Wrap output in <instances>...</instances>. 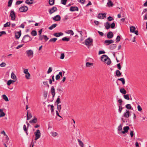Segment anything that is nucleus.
<instances>
[{
  "instance_id": "nucleus-47",
  "label": "nucleus",
  "mask_w": 147,
  "mask_h": 147,
  "mask_svg": "<svg viewBox=\"0 0 147 147\" xmlns=\"http://www.w3.org/2000/svg\"><path fill=\"white\" fill-rule=\"evenodd\" d=\"M58 135V134L56 132H53L51 133V135L53 137H55L57 136Z\"/></svg>"
},
{
  "instance_id": "nucleus-62",
  "label": "nucleus",
  "mask_w": 147,
  "mask_h": 147,
  "mask_svg": "<svg viewBox=\"0 0 147 147\" xmlns=\"http://www.w3.org/2000/svg\"><path fill=\"white\" fill-rule=\"evenodd\" d=\"M107 19L109 21H112L113 19V18L112 17L110 16L107 18Z\"/></svg>"
},
{
  "instance_id": "nucleus-11",
  "label": "nucleus",
  "mask_w": 147,
  "mask_h": 147,
  "mask_svg": "<svg viewBox=\"0 0 147 147\" xmlns=\"http://www.w3.org/2000/svg\"><path fill=\"white\" fill-rule=\"evenodd\" d=\"M21 35V31L19 32H17L15 33V36L16 38L19 39Z\"/></svg>"
},
{
  "instance_id": "nucleus-17",
  "label": "nucleus",
  "mask_w": 147,
  "mask_h": 147,
  "mask_svg": "<svg viewBox=\"0 0 147 147\" xmlns=\"http://www.w3.org/2000/svg\"><path fill=\"white\" fill-rule=\"evenodd\" d=\"M113 36V34L112 32H109L107 33V37L109 38H111Z\"/></svg>"
},
{
  "instance_id": "nucleus-57",
  "label": "nucleus",
  "mask_w": 147,
  "mask_h": 147,
  "mask_svg": "<svg viewBox=\"0 0 147 147\" xmlns=\"http://www.w3.org/2000/svg\"><path fill=\"white\" fill-rule=\"evenodd\" d=\"M137 108H138V111H141L142 110V109L141 108V107L139 105H138V106Z\"/></svg>"
},
{
  "instance_id": "nucleus-40",
  "label": "nucleus",
  "mask_w": 147,
  "mask_h": 147,
  "mask_svg": "<svg viewBox=\"0 0 147 147\" xmlns=\"http://www.w3.org/2000/svg\"><path fill=\"white\" fill-rule=\"evenodd\" d=\"M60 96H58V98H57V100H56V103L57 105L61 103V101L60 100Z\"/></svg>"
},
{
  "instance_id": "nucleus-38",
  "label": "nucleus",
  "mask_w": 147,
  "mask_h": 147,
  "mask_svg": "<svg viewBox=\"0 0 147 147\" xmlns=\"http://www.w3.org/2000/svg\"><path fill=\"white\" fill-rule=\"evenodd\" d=\"M125 107L128 109H131V105L130 104H127L125 105ZM133 108L132 109H133Z\"/></svg>"
},
{
  "instance_id": "nucleus-29",
  "label": "nucleus",
  "mask_w": 147,
  "mask_h": 147,
  "mask_svg": "<svg viewBox=\"0 0 147 147\" xmlns=\"http://www.w3.org/2000/svg\"><path fill=\"white\" fill-rule=\"evenodd\" d=\"M57 26V24H55L51 26L50 27H49V30H51L53 29V28H55Z\"/></svg>"
},
{
  "instance_id": "nucleus-4",
  "label": "nucleus",
  "mask_w": 147,
  "mask_h": 147,
  "mask_svg": "<svg viewBox=\"0 0 147 147\" xmlns=\"http://www.w3.org/2000/svg\"><path fill=\"white\" fill-rule=\"evenodd\" d=\"M34 134L35 136L34 140L36 141L40 137L41 133L39 129L37 130L36 131L34 132Z\"/></svg>"
},
{
  "instance_id": "nucleus-32",
  "label": "nucleus",
  "mask_w": 147,
  "mask_h": 147,
  "mask_svg": "<svg viewBox=\"0 0 147 147\" xmlns=\"http://www.w3.org/2000/svg\"><path fill=\"white\" fill-rule=\"evenodd\" d=\"M31 34L32 36H35L37 35V33L36 30H33L31 32Z\"/></svg>"
},
{
  "instance_id": "nucleus-33",
  "label": "nucleus",
  "mask_w": 147,
  "mask_h": 147,
  "mask_svg": "<svg viewBox=\"0 0 147 147\" xmlns=\"http://www.w3.org/2000/svg\"><path fill=\"white\" fill-rule=\"evenodd\" d=\"M116 74L117 77H119L121 75V73L119 70H117L116 71Z\"/></svg>"
},
{
  "instance_id": "nucleus-10",
  "label": "nucleus",
  "mask_w": 147,
  "mask_h": 147,
  "mask_svg": "<svg viewBox=\"0 0 147 147\" xmlns=\"http://www.w3.org/2000/svg\"><path fill=\"white\" fill-rule=\"evenodd\" d=\"M129 114L130 112L128 110L123 113L122 117L125 118H128L129 117Z\"/></svg>"
},
{
  "instance_id": "nucleus-15",
  "label": "nucleus",
  "mask_w": 147,
  "mask_h": 147,
  "mask_svg": "<svg viewBox=\"0 0 147 147\" xmlns=\"http://www.w3.org/2000/svg\"><path fill=\"white\" fill-rule=\"evenodd\" d=\"M70 10L71 11H78V8L77 7L71 6L70 8Z\"/></svg>"
},
{
  "instance_id": "nucleus-63",
  "label": "nucleus",
  "mask_w": 147,
  "mask_h": 147,
  "mask_svg": "<svg viewBox=\"0 0 147 147\" xmlns=\"http://www.w3.org/2000/svg\"><path fill=\"white\" fill-rule=\"evenodd\" d=\"M105 53V52L104 51H100L98 53V54L100 55L102 54H104Z\"/></svg>"
},
{
  "instance_id": "nucleus-6",
  "label": "nucleus",
  "mask_w": 147,
  "mask_h": 147,
  "mask_svg": "<svg viewBox=\"0 0 147 147\" xmlns=\"http://www.w3.org/2000/svg\"><path fill=\"white\" fill-rule=\"evenodd\" d=\"M10 16L11 18V20H14L16 18V14L14 11L12 10L10 11Z\"/></svg>"
},
{
  "instance_id": "nucleus-30",
  "label": "nucleus",
  "mask_w": 147,
  "mask_h": 147,
  "mask_svg": "<svg viewBox=\"0 0 147 147\" xmlns=\"http://www.w3.org/2000/svg\"><path fill=\"white\" fill-rule=\"evenodd\" d=\"M78 141L79 142V145L81 147H84V145L82 142L79 139H78Z\"/></svg>"
},
{
  "instance_id": "nucleus-1",
  "label": "nucleus",
  "mask_w": 147,
  "mask_h": 147,
  "mask_svg": "<svg viewBox=\"0 0 147 147\" xmlns=\"http://www.w3.org/2000/svg\"><path fill=\"white\" fill-rule=\"evenodd\" d=\"M101 59L102 61L105 62L107 65H109L111 63L110 59L106 55H103L101 57Z\"/></svg>"
},
{
  "instance_id": "nucleus-7",
  "label": "nucleus",
  "mask_w": 147,
  "mask_h": 147,
  "mask_svg": "<svg viewBox=\"0 0 147 147\" xmlns=\"http://www.w3.org/2000/svg\"><path fill=\"white\" fill-rule=\"evenodd\" d=\"M19 10L21 12L26 11L28 10V8L26 6H23L19 8Z\"/></svg>"
},
{
  "instance_id": "nucleus-39",
  "label": "nucleus",
  "mask_w": 147,
  "mask_h": 147,
  "mask_svg": "<svg viewBox=\"0 0 147 147\" xmlns=\"http://www.w3.org/2000/svg\"><path fill=\"white\" fill-rule=\"evenodd\" d=\"M26 75L25 76V78L27 79H30V75L29 73H28L27 74H26Z\"/></svg>"
},
{
  "instance_id": "nucleus-59",
  "label": "nucleus",
  "mask_w": 147,
  "mask_h": 147,
  "mask_svg": "<svg viewBox=\"0 0 147 147\" xmlns=\"http://www.w3.org/2000/svg\"><path fill=\"white\" fill-rule=\"evenodd\" d=\"M6 34V32L5 31H2L1 32H0V37L2 36V35Z\"/></svg>"
},
{
  "instance_id": "nucleus-50",
  "label": "nucleus",
  "mask_w": 147,
  "mask_h": 147,
  "mask_svg": "<svg viewBox=\"0 0 147 147\" xmlns=\"http://www.w3.org/2000/svg\"><path fill=\"white\" fill-rule=\"evenodd\" d=\"M117 129L118 131H121L122 129V126L121 124L118 127Z\"/></svg>"
},
{
  "instance_id": "nucleus-16",
  "label": "nucleus",
  "mask_w": 147,
  "mask_h": 147,
  "mask_svg": "<svg viewBox=\"0 0 147 147\" xmlns=\"http://www.w3.org/2000/svg\"><path fill=\"white\" fill-rule=\"evenodd\" d=\"M114 41L113 40H105V42L106 44L107 45H109L111 43H113L114 42Z\"/></svg>"
},
{
  "instance_id": "nucleus-51",
  "label": "nucleus",
  "mask_w": 147,
  "mask_h": 147,
  "mask_svg": "<svg viewBox=\"0 0 147 147\" xmlns=\"http://www.w3.org/2000/svg\"><path fill=\"white\" fill-rule=\"evenodd\" d=\"M52 69L51 67H49L48 69V70L47 71V73L49 74L52 72Z\"/></svg>"
},
{
  "instance_id": "nucleus-18",
  "label": "nucleus",
  "mask_w": 147,
  "mask_h": 147,
  "mask_svg": "<svg viewBox=\"0 0 147 147\" xmlns=\"http://www.w3.org/2000/svg\"><path fill=\"white\" fill-rule=\"evenodd\" d=\"M32 117V115L31 113H29L28 111L27 113V119L29 120Z\"/></svg>"
},
{
  "instance_id": "nucleus-43",
  "label": "nucleus",
  "mask_w": 147,
  "mask_h": 147,
  "mask_svg": "<svg viewBox=\"0 0 147 147\" xmlns=\"http://www.w3.org/2000/svg\"><path fill=\"white\" fill-rule=\"evenodd\" d=\"M13 2V0H9L8 2V6L10 7Z\"/></svg>"
},
{
  "instance_id": "nucleus-36",
  "label": "nucleus",
  "mask_w": 147,
  "mask_h": 147,
  "mask_svg": "<svg viewBox=\"0 0 147 147\" xmlns=\"http://www.w3.org/2000/svg\"><path fill=\"white\" fill-rule=\"evenodd\" d=\"M26 3L28 4H32L33 3V0H26Z\"/></svg>"
},
{
  "instance_id": "nucleus-3",
  "label": "nucleus",
  "mask_w": 147,
  "mask_h": 147,
  "mask_svg": "<svg viewBox=\"0 0 147 147\" xmlns=\"http://www.w3.org/2000/svg\"><path fill=\"white\" fill-rule=\"evenodd\" d=\"M32 39L28 34L25 35L23 38L22 41L26 43L30 41H31Z\"/></svg>"
},
{
  "instance_id": "nucleus-35",
  "label": "nucleus",
  "mask_w": 147,
  "mask_h": 147,
  "mask_svg": "<svg viewBox=\"0 0 147 147\" xmlns=\"http://www.w3.org/2000/svg\"><path fill=\"white\" fill-rule=\"evenodd\" d=\"M57 90L58 93L60 94H61L63 92L62 88H58L57 89Z\"/></svg>"
},
{
  "instance_id": "nucleus-37",
  "label": "nucleus",
  "mask_w": 147,
  "mask_h": 147,
  "mask_svg": "<svg viewBox=\"0 0 147 147\" xmlns=\"http://www.w3.org/2000/svg\"><path fill=\"white\" fill-rule=\"evenodd\" d=\"M118 80L121 81L122 82L123 85H124L125 84V81L124 78H118Z\"/></svg>"
},
{
  "instance_id": "nucleus-61",
  "label": "nucleus",
  "mask_w": 147,
  "mask_h": 147,
  "mask_svg": "<svg viewBox=\"0 0 147 147\" xmlns=\"http://www.w3.org/2000/svg\"><path fill=\"white\" fill-rule=\"evenodd\" d=\"M6 65V64L5 63L3 62L0 64V66L1 67H5Z\"/></svg>"
},
{
  "instance_id": "nucleus-46",
  "label": "nucleus",
  "mask_w": 147,
  "mask_h": 147,
  "mask_svg": "<svg viewBox=\"0 0 147 147\" xmlns=\"http://www.w3.org/2000/svg\"><path fill=\"white\" fill-rule=\"evenodd\" d=\"M93 65V63L87 62L86 63V65L87 67H90L91 65Z\"/></svg>"
},
{
  "instance_id": "nucleus-5",
  "label": "nucleus",
  "mask_w": 147,
  "mask_h": 147,
  "mask_svg": "<svg viewBox=\"0 0 147 147\" xmlns=\"http://www.w3.org/2000/svg\"><path fill=\"white\" fill-rule=\"evenodd\" d=\"M26 53L28 57H33V51L31 49L27 50L26 51Z\"/></svg>"
},
{
  "instance_id": "nucleus-56",
  "label": "nucleus",
  "mask_w": 147,
  "mask_h": 147,
  "mask_svg": "<svg viewBox=\"0 0 147 147\" xmlns=\"http://www.w3.org/2000/svg\"><path fill=\"white\" fill-rule=\"evenodd\" d=\"M120 36H118L116 38V42H117L119 41L120 40Z\"/></svg>"
},
{
  "instance_id": "nucleus-23",
  "label": "nucleus",
  "mask_w": 147,
  "mask_h": 147,
  "mask_svg": "<svg viewBox=\"0 0 147 147\" xmlns=\"http://www.w3.org/2000/svg\"><path fill=\"white\" fill-rule=\"evenodd\" d=\"M11 78L14 80H17L16 76L15 75L13 72H12L11 74Z\"/></svg>"
},
{
  "instance_id": "nucleus-21",
  "label": "nucleus",
  "mask_w": 147,
  "mask_h": 147,
  "mask_svg": "<svg viewBox=\"0 0 147 147\" xmlns=\"http://www.w3.org/2000/svg\"><path fill=\"white\" fill-rule=\"evenodd\" d=\"M108 2L107 3L109 7H112L113 4L111 0H108Z\"/></svg>"
},
{
  "instance_id": "nucleus-27",
  "label": "nucleus",
  "mask_w": 147,
  "mask_h": 147,
  "mask_svg": "<svg viewBox=\"0 0 147 147\" xmlns=\"http://www.w3.org/2000/svg\"><path fill=\"white\" fill-rule=\"evenodd\" d=\"M120 92L122 93L123 94H125L126 93V90L123 88H122L120 89Z\"/></svg>"
},
{
  "instance_id": "nucleus-12",
  "label": "nucleus",
  "mask_w": 147,
  "mask_h": 147,
  "mask_svg": "<svg viewBox=\"0 0 147 147\" xmlns=\"http://www.w3.org/2000/svg\"><path fill=\"white\" fill-rule=\"evenodd\" d=\"M129 129V127L128 126H127L124 127L123 128V131H122L121 132L123 134H125V133L128 132Z\"/></svg>"
},
{
  "instance_id": "nucleus-49",
  "label": "nucleus",
  "mask_w": 147,
  "mask_h": 147,
  "mask_svg": "<svg viewBox=\"0 0 147 147\" xmlns=\"http://www.w3.org/2000/svg\"><path fill=\"white\" fill-rule=\"evenodd\" d=\"M57 109L58 110L59 112H60L61 109V105H57Z\"/></svg>"
},
{
  "instance_id": "nucleus-26",
  "label": "nucleus",
  "mask_w": 147,
  "mask_h": 147,
  "mask_svg": "<svg viewBox=\"0 0 147 147\" xmlns=\"http://www.w3.org/2000/svg\"><path fill=\"white\" fill-rule=\"evenodd\" d=\"M37 119L36 117H34L33 119L32 120H30L29 122L30 123H36L37 122Z\"/></svg>"
},
{
  "instance_id": "nucleus-54",
  "label": "nucleus",
  "mask_w": 147,
  "mask_h": 147,
  "mask_svg": "<svg viewBox=\"0 0 147 147\" xmlns=\"http://www.w3.org/2000/svg\"><path fill=\"white\" fill-rule=\"evenodd\" d=\"M43 83L44 85L47 86L48 87H49V85L48 84L47 81H44L43 82Z\"/></svg>"
},
{
  "instance_id": "nucleus-9",
  "label": "nucleus",
  "mask_w": 147,
  "mask_h": 147,
  "mask_svg": "<svg viewBox=\"0 0 147 147\" xmlns=\"http://www.w3.org/2000/svg\"><path fill=\"white\" fill-rule=\"evenodd\" d=\"M106 15L105 13H99L98 14V18L99 19H103L106 17Z\"/></svg>"
},
{
  "instance_id": "nucleus-58",
  "label": "nucleus",
  "mask_w": 147,
  "mask_h": 147,
  "mask_svg": "<svg viewBox=\"0 0 147 147\" xmlns=\"http://www.w3.org/2000/svg\"><path fill=\"white\" fill-rule=\"evenodd\" d=\"M123 109V108L122 107H121L120 106L119 107L118 111L119 113H121V112Z\"/></svg>"
},
{
  "instance_id": "nucleus-13",
  "label": "nucleus",
  "mask_w": 147,
  "mask_h": 147,
  "mask_svg": "<svg viewBox=\"0 0 147 147\" xmlns=\"http://www.w3.org/2000/svg\"><path fill=\"white\" fill-rule=\"evenodd\" d=\"M61 17L59 15H57L53 18V20L55 21H59L60 20Z\"/></svg>"
},
{
  "instance_id": "nucleus-25",
  "label": "nucleus",
  "mask_w": 147,
  "mask_h": 147,
  "mask_svg": "<svg viewBox=\"0 0 147 147\" xmlns=\"http://www.w3.org/2000/svg\"><path fill=\"white\" fill-rule=\"evenodd\" d=\"M105 27L107 29H108L110 28V25L108 22H107L105 23Z\"/></svg>"
},
{
  "instance_id": "nucleus-20",
  "label": "nucleus",
  "mask_w": 147,
  "mask_h": 147,
  "mask_svg": "<svg viewBox=\"0 0 147 147\" xmlns=\"http://www.w3.org/2000/svg\"><path fill=\"white\" fill-rule=\"evenodd\" d=\"M117 45L115 44H113L110 45L109 46V49L111 50L115 49Z\"/></svg>"
},
{
  "instance_id": "nucleus-14",
  "label": "nucleus",
  "mask_w": 147,
  "mask_h": 147,
  "mask_svg": "<svg viewBox=\"0 0 147 147\" xmlns=\"http://www.w3.org/2000/svg\"><path fill=\"white\" fill-rule=\"evenodd\" d=\"M57 10V8L55 7H53L52 8L49 10V13L51 14L53 13Z\"/></svg>"
},
{
  "instance_id": "nucleus-34",
  "label": "nucleus",
  "mask_w": 147,
  "mask_h": 147,
  "mask_svg": "<svg viewBox=\"0 0 147 147\" xmlns=\"http://www.w3.org/2000/svg\"><path fill=\"white\" fill-rule=\"evenodd\" d=\"M130 31L131 32H134L135 31V28L133 26H131L130 28Z\"/></svg>"
},
{
  "instance_id": "nucleus-64",
  "label": "nucleus",
  "mask_w": 147,
  "mask_h": 147,
  "mask_svg": "<svg viewBox=\"0 0 147 147\" xmlns=\"http://www.w3.org/2000/svg\"><path fill=\"white\" fill-rule=\"evenodd\" d=\"M117 67L118 69L119 70H121V67L120 63L117 64Z\"/></svg>"
},
{
  "instance_id": "nucleus-48",
  "label": "nucleus",
  "mask_w": 147,
  "mask_h": 147,
  "mask_svg": "<svg viewBox=\"0 0 147 147\" xmlns=\"http://www.w3.org/2000/svg\"><path fill=\"white\" fill-rule=\"evenodd\" d=\"M51 106V112L52 113L53 112H54V107L53 105H48V106Z\"/></svg>"
},
{
  "instance_id": "nucleus-55",
  "label": "nucleus",
  "mask_w": 147,
  "mask_h": 147,
  "mask_svg": "<svg viewBox=\"0 0 147 147\" xmlns=\"http://www.w3.org/2000/svg\"><path fill=\"white\" fill-rule=\"evenodd\" d=\"M65 57V55L63 53H61V56L60 57V59H64Z\"/></svg>"
},
{
  "instance_id": "nucleus-60",
  "label": "nucleus",
  "mask_w": 147,
  "mask_h": 147,
  "mask_svg": "<svg viewBox=\"0 0 147 147\" xmlns=\"http://www.w3.org/2000/svg\"><path fill=\"white\" fill-rule=\"evenodd\" d=\"M12 83L11 82V80H10L7 81V84L8 86H9Z\"/></svg>"
},
{
  "instance_id": "nucleus-28",
  "label": "nucleus",
  "mask_w": 147,
  "mask_h": 147,
  "mask_svg": "<svg viewBox=\"0 0 147 147\" xmlns=\"http://www.w3.org/2000/svg\"><path fill=\"white\" fill-rule=\"evenodd\" d=\"M2 97L3 99L6 101H9V100L5 94H3L2 95Z\"/></svg>"
},
{
  "instance_id": "nucleus-53",
  "label": "nucleus",
  "mask_w": 147,
  "mask_h": 147,
  "mask_svg": "<svg viewBox=\"0 0 147 147\" xmlns=\"http://www.w3.org/2000/svg\"><path fill=\"white\" fill-rule=\"evenodd\" d=\"M67 0H61V2L62 4L65 5L66 4Z\"/></svg>"
},
{
  "instance_id": "nucleus-8",
  "label": "nucleus",
  "mask_w": 147,
  "mask_h": 147,
  "mask_svg": "<svg viewBox=\"0 0 147 147\" xmlns=\"http://www.w3.org/2000/svg\"><path fill=\"white\" fill-rule=\"evenodd\" d=\"M51 92L53 98H54L55 95V90L53 86H52L51 87Z\"/></svg>"
},
{
  "instance_id": "nucleus-24",
  "label": "nucleus",
  "mask_w": 147,
  "mask_h": 147,
  "mask_svg": "<svg viewBox=\"0 0 147 147\" xmlns=\"http://www.w3.org/2000/svg\"><path fill=\"white\" fill-rule=\"evenodd\" d=\"M57 39L56 38H52L50 39L49 41V42L54 43L56 41Z\"/></svg>"
},
{
  "instance_id": "nucleus-45",
  "label": "nucleus",
  "mask_w": 147,
  "mask_h": 147,
  "mask_svg": "<svg viewBox=\"0 0 147 147\" xmlns=\"http://www.w3.org/2000/svg\"><path fill=\"white\" fill-rule=\"evenodd\" d=\"M10 23L9 22H7L4 24L3 25V26L4 27H9L10 26Z\"/></svg>"
},
{
  "instance_id": "nucleus-52",
  "label": "nucleus",
  "mask_w": 147,
  "mask_h": 147,
  "mask_svg": "<svg viewBox=\"0 0 147 147\" xmlns=\"http://www.w3.org/2000/svg\"><path fill=\"white\" fill-rule=\"evenodd\" d=\"M115 26V24L114 22H113L111 25H110V27L111 28L113 29L114 28Z\"/></svg>"
},
{
  "instance_id": "nucleus-41",
  "label": "nucleus",
  "mask_w": 147,
  "mask_h": 147,
  "mask_svg": "<svg viewBox=\"0 0 147 147\" xmlns=\"http://www.w3.org/2000/svg\"><path fill=\"white\" fill-rule=\"evenodd\" d=\"M54 0H49V3L50 5H52L54 4Z\"/></svg>"
},
{
  "instance_id": "nucleus-44",
  "label": "nucleus",
  "mask_w": 147,
  "mask_h": 147,
  "mask_svg": "<svg viewBox=\"0 0 147 147\" xmlns=\"http://www.w3.org/2000/svg\"><path fill=\"white\" fill-rule=\"evenodd\" d=\"M123 97L125 99L127 100H129L130 99L129 98V95L128 94H127L126 95H124L123 96Z\"/></svg>"
},
{
  "instance_id": "nucleus-2",
  "label": "nucleus",
  "mask_w": 147,
  "mask_h": 147,
  "mask_svg": "<svg viewBox=\"0 0 147 147\" xmlns=\"http://www.w3.org/2000/svg\"><path fill=\"white\" fill-rule=\"evenodd\" d=\"M85 45L89 48V47L93 45V39L89 38L85 41Z\"/></svg>"
},
{
  "instance_id": "nucleus-42",
  "label": "nucleus",
  "mask_w": 147,
  "mask_h": 147,
  "mask_svg": "<svg viewBox=\"0 0 147 147\" xmlns=\"http://www.w3.org/2000/svg\"><path fill=\"white\" fill-rule=\"evenodd\" d=\"M62 40L63 41H68L70 40L69 38H67V37H64L62 38Z\"/></svg>"
},
{
  "instance_id": "nucleus-31",
  "label": "nucleus",
  "mask_w": 147,
  "mask_h": 147,
  "mask_svg": "<svg viewBox=\"0 0 147 147\" xmlns=\"http://www.w3.org/2000/svg\"><path fill=\"white\" fill-rule=\"evenodd\" d=\"M5 114L3 112L2 110L0 109V117H2L4 116Z\"/></svg>"
},
{
  "instance_id": "nucleus-19",
  "label": "nucleus",
  "mask_w": 147,
  "mask_h": 147,
  "mask_svg": "<svg viewBox=\"0 0 147 147\" xmlns=\"http://www.w3.org/2000/svg\"><path fill=\"white\" fill-rule=\"evenodd\" d=\"M63 34V33L62 32H59V33H54L53 35L54 36L56 37H59L60 36H62Z\"/></svg>"
},
{
  "instance_id": "nucleus-22",
  "label": "nucleus",
  "mask_w": 147,
  "mask_h": 147,
  "mask_svg": "<svg viewBox=\"0 0 147 147\" xmlns=\"http://www.w3.org/2000/svg\"><path fill=\"white\" fill-rule=\"evenodd\" d=\"M65 33L67 34H70L71 35H73L74 34V32L72 30H69L67 31H65Z\"/></svg>"
}]
</instances>
